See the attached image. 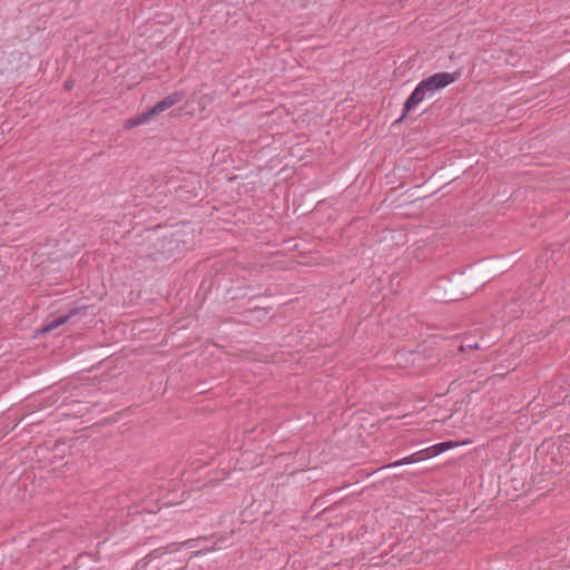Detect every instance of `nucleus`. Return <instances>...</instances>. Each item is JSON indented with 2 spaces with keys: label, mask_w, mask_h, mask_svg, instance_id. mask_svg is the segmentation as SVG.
Masks as SVG:
<instances>
[{
  "label": "nucleus",
  "mask_w": 570,
  "mask_h": 570,
  "mask_svg": "<svg viewBox=\"0 0 570 570\" xmlns=\"http://www.w3.org/2000/svg\"><path fill=\"white\" fill-rule=\"evenodd\" d=\"M458 77L459 72H438L428 77L426 79H423L420 85L425 92H434L454 82Z\"/></svg>",
  "instance_id": "obj_1"
},
{
  "label": "nucleus",
  "mask_w": 570,
  "mask_h": 570,
  "mask_svg": "<svg viewBox=\"0 0 570 570\" xmlns=\"http://www.w3.org/2000/svg\"><path fill=\"white\" fill-rule=\"evenodd\" d=\"M136 126H139V121H138L137 117L127 119L125 122V128H127V129H131Z\"/></svg>",
  "instance_id": "obj_9"
},
{
  "label": "nucleus",
  "mask_w": 570,
  "mask_h": 570,
  "mask_svg": "<svg viewBox=\"0 0 570 570\" xmlns=\"http://www.w3.org/2000/svg\"><path fill=\"white\" fill-rule=\"evenodd\" d=\"M459 443L458 442H454V441H446V442H442V443H438V444H434L431 448V451L432 452V455L433 456H436L439 455L440 453L446 451V450H450V449H453L455 446H458Z\"/></svg>",
  "instance_id": "obj_5"
},
{
  "label": "nucleus",
  "mask_w": 570,
  "mask_h": 570,
  "mask_svg": "<svg viewBox=\"0 0 570 570\" xmlns=\"http://www.w3.org/2000/svg\"><path fill=\"white\" fill-rule=\"evenodd\" d=\"M425 94L426 92L419 83L404 102L403 114L397 121H402L412 109H414L420 102H422L425 98Z\"/></svg>",
  "instance_id": "obj_2"
},
{
  "label": "nucleus",
  "mask_w": 570,
  "mask_h": 570,
  "mask_svg": "<svg viewBox=\"0 0 570 570\" xmlns=\"http://www.w3.org/2000/svg\"><path fill=\"white\" fill-rule=\"evenodd\" d=\"M185 97L184 91H175L167 97H165L163 100L155 104L153 107V112H156V115L161 114L163 111L169 109L170 107L175 106L176 104L180 102Z\"/></svg>",
  "instance_id": "obj_4"
},
{
  "label": "nucleus",
  "mask_w": 570,
  "mask_h": 570,
  "mask_svg": "<svg viewBox=\"0 0 570 570\" xmlns=\"http://www.w3.org/2000/svg\"><path fill=\"white\" fill-rule=\"evenodd\" d=\"M63 87H65L66 90L70 91L72 89V87H73V83H72L71 80H67V81H65Z\"/></svg>",
  "instance_id": "obj_10"
},
{
  "label": "nucleus",
  "mask_w": 570,
  "mask_h": 570,
  "mask_svg": "<svg viewBox=\"0 0 570 570\" xmlns=\"http://www.w3.org/2000/svg\"><path fill=\"white\" fill-rule=\"evenodd\" d=\"M68 317H69V315L60 316V317L56 318L55 321H52L50 324L47 325L46 331H50V330H53V328L62 325L63 323L67 322Z\"/></svg>",
  "instance_id": "obj_6"
},
{
  "label": "nucleus",
  "mask_w": 570,
  "mask_h": 570,
  "mask_svg": "<svg viewBox=\"0 0 570 570\" xmlns=\"http://www.w3.org/2000/svg\"><path fill=\"white\" fill-rule=\"evenodd\" d=\"M156 116V112H153V108L141 115L137 116L139 125H142L151 119V117Z\"/></svg>",
  "instance_id": "obj_8"
},
{
  "label": "nucleus",
  "mask_w": 570,
  "mask_h": 570,
  "mask_svg": "<svg viewBox=\"0 0 570 570\" xmlns=\"http://www.w3.org/2000/svg\"><path fill=\"white\" fill-rule=\"evenodd\" d=\"M156 116V112H153V108L141 115L137 116L139 125H142L151 119V117Z\"/></svg>",
  "instance_id": "obj_7"
},
{
  "label": "nucleus",
  "mask_w": 570,
  "mask_h": 570,
  "mask_svg": "<svg viewBox=\"0 0 570 570\" xmlns=\"http://www.w3.org/2000/svg\"><path fill=\"white\" fill-rule=\"evenodd\" d=\"M432 452L433 451H431V448L429 446L426 449H423L415 453H412L409 456L400 459L391 464L383 465L382 468L400 466V465H404V464H411V463H416V462H420L423 460H428V459L433 458Z\"/></svg>",
  "instance_id": "obj_3"
}]
</instances>
